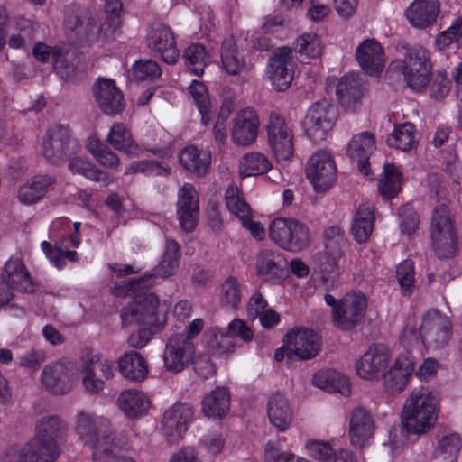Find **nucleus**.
Returning <instances> with one entry per match:
<instances>
[{"label":"nucleus","instance_id":"obj_1","mask_svg":"<svg viewBox=\"0 0 462 462\" xmlns=\"http://www.w3.org/2000/svg\"><path fill=\"white\" fill-rule=\"evenodd\" d=\"M153 276L154 274H146L140 278L122 281L113 289L114 295L117 297L134 295V300L121 310L123 327H140L138 331L128 337V345L133 348L143 347L152 337V328L159 323V299L154 293L144 291L152 286Z\"/></svg>","mask_w":462,"mask_h":462},{"label":"nucleus","instance_id":"obj_2","mask_svg":"<svg viewBox=\"0 0 462 462\" xmlns=\"http://www.w3.org/2000/svg\"><path fill=\"white\" fill-rule=\"evenodd\" d=\"M439 402V393L428 387L414 390L406 400L402 421L408 433L422 434L435 424Z\"/></svg>","mask_w":462,"mask_h":462},{"label":"nucleus","instance_id":"obj_3","mask_svg":"<svg viewBox=\"0 0 462 462\" xmlns=\"http://www.w3.org/2000/svg\"><path fill=\"white\" fill-rule=\"evenodd\" d=\"M77 146L69 126L55 124L47 129L42 137L41 153L49 163L60 166L75 153Z\"/></svg>","mask_w":462,"mask_h":462},{"label":"nucleus","instance_id":"obj_4","mask_svg":"<svg viewBox=\"0 0 462 462\" xmlns=\"http://www.w3.org/2000/svg\"><path fill=\"white\" fill-rule=\"evenodd\" d=\"M269 236L277 245L291 252L301 251L310 241L307 226L291 217L273 220L269 226Z\"/></svg>","mask_w":462,"mask_h":462},{"label":"nucleus","instance_id":"obj_5","mask_svg":"<svg viewBox=\"0 0 462 462\" xmlns=\"http://www.w3.org/2000/svg\"><path fill=\"white\" fill-rule=\"evenodd\" d=\"M452 337L450 319L437 309L429 310L420 327V337L428 349L439 350L447 346Z\"/></svg>","mask_w":462,"mask_h":462},{"label":"nucleus","instance_id":"obj_6","mask_svg":"<svg viewBox=\"0 0 462 462\" xmlns=\"http://www.w3.org/2000/svg\"><path fill=\"white\" fill-rule=\"evenodd\" d=\"M306 176L316 192L328 190L337 180L336 163L327 151L313 153L306 166Z\"/></svg>","mask_w":462,"mask_h":462},{"label":"nucleus","instance_id":"obj_7","mask_svg":"<svg viewBox=\"0 0 462 462\" xmlns=\"http://www.w3.org/2000/svg\"><path fill=\"white\" fill-rule=\"evenodd\" d=\"M337 108L328 102H316L308 110L303 121L307 135L313 141L323 140L333 128Z\"/></svg>","mask_w":462,"mask_h":462},{"label":"nucleus","instance_id":"obj_8","mask_svg":"<svg viewBox=\"0 0 462 462\" xmlns=\"http://www.w3.org/2000/svg\"><path fill=\"white\" fill-rule=\"evenodd\" d=\"M269 145L277 161H289L293 155V133L285 118L272 112L267 123Z\"/></svg>","mask_w":462,"mask_h":462},{"label":"nucleus","instance_id":"obj_9","mask_svg":"<svg viewBox=\"0 0 462 462\" xmlns=\"http://www.w3.org/2000/svg\"><path fill=\"white\" fill-rule=\"evenodd\" d=\"M255 271L263 282L278 284L289 274V263L278 250L263 248L255 259Z\"/></svg>","mask_w":462,"mask_h":462},{"label":"nucleus","instance_id":"obj_10","mask_svg":"<svg viewBox=\"0 0 462 462\" xmlns=\"http://www.w3.org/2000/svg\"><path fill=\"white\" fill-rule=\"evenodd\" d=\"M367 306L366 298L362 293H348L339 305L332 310V321L342 330L355 328L365 317Z\"/></svg>","mask_w":462,"mask_h":462},{"label":"nucleus","instance_id":"obj_11","mask_svg":"<svg viewBox=\"0 0 462 462\" xmlns=\"http://www.w3.org/2000/svg\"><path fill=\"white\" fill-rule=\"evenodd\" d=\"M194 410L188 403H175L165 411L162 421V430L168 443H178L193 420Z\"/></svg>","mask_w":462,"mask_h":462},{"label":"nucleus","instance_id":"obj_12","mask_svg":"<svg viewBox=\"0 0 462 462\" xmlns=\"http://www.w3.org/2000/svg\"><path fill=\"white\" fill-rule=\"evenodd\" d=\"M195 345L187 337L172 335L167 341L163 354L167 371L180 373L188 367L195 356Z\"/></svg>","mask_w":462,"mask_h":462},{"label":"nucleus","instance_id":"obj_13","mask_svg":"<svg viewBox=\"0 0 462 462\" xmlns=\"http://www.w3.org/2000/svg\"><path fill=\"white\" fill-rule=\"evenodd\" d=\"M287 357L308 360L315 357L320 349V337L307 328L291 330L286 335Z\"/></svg>","mask_w":462,"mask_h":462},{"label":"nucleus","instance_id":"obj_14","mask_svg":"<svg viewBox=\"0 0 462 462\" xmlns=\"http://www.w3.org/2000/svg\"><path fill=\"white\" fill-rule=\"evenodd\" d=\"M68 425L61 417L50 415L41 418L35 425L34 439L51 450L56 456H60V444L68 434Z\"/></svg>","mask_w":462,"mask_h":462},{"label":"nucleus","instance_id":"obj_15","mask_svg":"<svg viewBox=\"0 0 462 462\" xmlns=\"http://www.w3.org/2000/svg\"><path fill=\"white\" fill-rule=\"evenodd\" d=\"M267 73L272 86L277 91H284L291 86L294 71L291 50L281 47L269 58Z\"/></svg>","mask_w":462,"mask_h":462},{"label":"nucleus","instance_id":"obj_16","mask_svg":"<svg viewBox=\"0 0 462 462\" xmlns=\"http://www.w3.org/2000/svg\"><path fill=\"white\" fill-rule=\"evenodd\" d=\"M365 82L357 74L350 72L342 76L336 87V95L341 106L347 112H356L367 93Z\"/></svg>","mask_w":462,"mask_h":462},{"label":"nucleus","instance_id":"obj_17","mask_svg":"<svg viewBox=\"0 0 462 462\" xmlns=\"http://www.w3.org/2000/svg\"><path fill=\"white\" fill-rule=\"evenodd\" d=\"M42 383L53 394L68 393L74 384L73 365L64 360L46 365L42 373Z\"/></svg>","mask_w":462,"mask_h":462},{"label":"nucleus","instance_id":"obj_18","mask_svg":"<svg viewBox=\"0 0 462 462\" xmlns=\"http://www.w3.org/2000/svg\"><path fill=\"white\" fill-rule=\"evenodd\" d=\"M147 44L165 63L173 65L177 62L180 51L170 27L162 23L154 24L147 37Z\"/></svg>","mask_w":462,"mask_h":462},{"label":"nucleus","instance_id":"obj_19","mask_svg":"<svg viewBox=\"0 0 462 462\" xmlns=\"http://www.w3.org/2000/svg\"><path fill=\"white\" fill-rule=\"evenodd\" d=\"M390 356L383 345H374L356 364L357 374L365 379H379L385 375Z\"/></svg>","mask_w":462,"mask_h":462},{"label":"nucleus","instance_id":"obj_20","mask_svg":"<svg viewBox=\"0 0 462 462\" xmlns=\"http://www.w3.org/2000/svg\"><path fill=\"white\" fill-rule=\"evenodd\" d=\"M57 458L58 456L32 439L23 446L8 447L0 456V462H54Z\"/></svg>","mask_w":462,"mask_h":462},{"label":"nucleus","instance_id":"obj_21","mask_svg":"<svg viewBox=\"0 0 462 462\" xmlns=\"http://www.w3.org/2000/svg\"><path fill=\"white\" fill-rule=\"evenodd\" d=\"M199 196L190 183H185L178 192L177 216L180 226L186 232L192 231L199 220Z\"/></svg>","mask_w":462,"mask_h":462},{"label":"nucleus","instance_id":"obj_22","mask_svg":"<svg viewBox=\"0 0 462 462\" xmlns=\"http://www.w3.org/2000/svg\"><path fill=\"white\" fill-rule=\"evenodd\" d=\"M93 94L99 108L106 115L119 114L125 108L123 94L110 79L99 78L93 86Z\"/></svg>","mask_w":462,"mask_h":462},{"label":"nucleus","instance_id":"obj_23","mask_svg":"<svg viewBox=\"0 0 462 462\" xmlns=\"http://www.w3.org/2000/svg\"><path fill=\"white\" fill-rule=\"evenodd\" d=\"M259 118L255 111L250 108L237 113L233 119L232 140L238 145H249L257 137Z\"/></svg>","mask_w":462,"mask_h":462},{"label":"nucleus","instance_id":"obj_24","mask_svg":"<svg viewBox=\"0 0 462 462\" xmlns=\"http://www.w3.org/2000/svg\"><path fill=\"white\" fill-rule=\"evenodd\" d=\"M226 203L231 214L236 216L242 225L248 229L252 236L257 239H263L264 229L260 223L254 222L251 218V208L235 188H228L226 191Z\"/></svg>","mask_w":462,"mask_h":462},{"label":"nucleus","instance_id":"obj_25","mask_svg":"<svg viewBox=\"0 0 462 462\" xmlns=\"http://www.w3.org/2000/svg\"><path fill=\"white\" fill-rule=\"evenodd\" d=\"M374 421L369 412L363 407H356L350 417L349 435L356 448H363L374 437Z\"/></svg>","mask_w":462,"mask_h":462},{"label":"nucleus","instance_id":"obj_26","mask_svg":"<svg viewBox=\"0 0 462 462\" xmlns=\"http://www.w3.org/2000/svg\"><path fill=\"white\" fill-rule=\"evenodd\" d=\"M375 150V138L373 133L364 132L352 137L347 147V156L356 162L359 171L364 175L369 173V157Z\"/></svg>","mask_w":462,"mask_h":462},{"label":"nucleus","instance_id":"obj_27","mask_svg":"<svg viewBox=\"0 0 462 462\" xmlns=\"http://www.w3.org/2000/svg\"><path fill=\"white\" fill-rule=\"evenodd\" d=\"M356 56L360 67L370 76L378 75L384 68L383 50L374 39L364 41L357 47Z\"/></svg>","mask_w":462,"mask_h":462},{"label":"nucleus","instance_id":"obj_28","mask_svg":"<svg viewBox=\"0 0 462 462\" xmlns=\"http://www.w3.org/2000/svg\"><path fill=\"white\" fill-rule=\"evenodd\" d=\"M87 446L91 448L95 462H115L119 457L120 445L110 427L102 429L93 442Z\"/></svg>","mask_w":462,"mask_h":462},{"label":"nucleus","instance_id":"obj_29","mask_svg":"<svg viewBox=\"0 0 462 462\" xmlns=\"http://www.w3.org/2000/svg\"><path fill=\"white\" fill-rule=\"evenodd\" d=\"M179 162L186 171L197 177H203L209 171L211 153L195 145H189L180 152Z\"/></svg>","mask_w":462,"mask_h":462},{"label":"nucleus","instance_id":"obj_30","mask_svg":"<svg viewBox=\"0 0 462 462\" xmlns=\"http://www.w3.org/2000/svg\"><path fill=\"white\" fill-rule=\"evenodd\" d=\"M439 14L438 0H415L406 10L405 15L414 27L426 28L436 21Z\"/></svg>","mask_w":462,"mask_h":462},{"label":"nucleus","instance_id":"obj_31","mask_svg":"<svg viewBox=\"0 0 462 462\" xmlns=\"http://www.w3.org/2000/svg\"><path fill=\"white\" fill-rule=\"evenodd\" d=\"M267 414L271 424L279 431L286 430L292 421V411L289 402L280 393H275L270 397Z\"/></svg>","mask_w":462,"mask_h":462},{"label":"nucleus","instance_id":"obj_32","mask_svg":"<svg viewBox=\"0 0 462 462\" xmlns=\"http://www.w3.org/2000/svg\"><path fill=\"white\" fill-rule=\"evenodd\" d=\"M5 273L4 278L10 290L16 289L27 293L35 291L36 287L20 259H10L5 265Z\"/></svg>","mask_w":462,"mask_h":462},{"label":"nucleus","instance_id":"obj_33","mask_svg":"<svg viewBox=\"0 0 462 462\" xmlns=\"http://www.w3.org/2000/svg\"><path fill=\"white\" fill-rule=\"evenodd\" d=\"M118 367L122 375L130 382L141 383L148 374L144 357L136 351H128L118 359Z\"/></svg>","mask_w":462,"mask_h":462},{"label":"nucleus","instance_id":"obj_34","mask_svg":"<svg viewBox=\"0 0 462 462\" xmlns=\"http://www.w3.org/2000/svg\"><path fill=\"white\" fill-rule=\"evenodd\" d=\"M57 182L54 176L45 174L33 177L19 189V199L24 204H33L43 198L51 186Z\"/></svg>","mask_w":462,"mask_h":462},{"label":"nucleus","instance_id":"obj_35","mask_svg":"<svg viewBox=\"0 0 462 462\" xmlns=\"http://www.w3.org/2000/svg\"><path fill=\"white\" fill-rule=\"evenodd\" d=\"M230 408V393L226 387H217L202 400V411L208 417L222 418Z\"/></svg>","mask_w":462,"mask_h":462},{"label":"nucleus","instance_id":"obj_36","mask_svg":"<svg viewBox=\"0 0 462 462\" xmlns=\"http://www.w3.org/2000/svg\"><path fill=\"white\" fill-rule=\"evenodd\" d=\"M108 427L109 424L106 420L82 411L77 417L75 430L87 446L93 442V439L99 435L102 429H107Z\"/></svg>","mask_w":462,"mask_h":462},{"label":"nucleus","instance_id":"obj_37","mask_svg":"<svg viewBox=\"0 0 462 462\" xmlns=\"http://www.w3.org/2000/svg\"><path fill=\"white\" fill-rule=\"evenodd\" d=\"M118 406L127 417L137 418L147 411L150 402L143 392L130 389L121 393Z\"/></svg>","mask_w":462,"mask_h":462},{"label":"nucleus","instance_id":"obj_38","mask_svg":"<svg viewBox=\"0 0 462 462\" xmlns=\"http://www.w3.org/2000/svg\"><path fill=\"white\" fill-rule=\"evenodd\" d=\"M221 61L224 69L232 76L239 75L252 69V65L247 64L244 58L239 55L233 38H227L223 41Z\"/></svg>","mask_w":462,"mask_h":462},{"label":"nucleus","instance_id":"obj_39","mask_svg":"<svg viewBox=\"0 0 462 462\" xmlns=\"http://www.w3.org/2000/svg\"><path fill=\"white\" fill-rule=\"evenodd\" d=\"M313 384L328 393L338 392L341 394L350 393L348 378L335 370H325L316 373L312 379Z\"/></svg>","mask_w":462,"mask_h":462},{"label":"nucleus","instance_id":"obj_40","mask_svg":"<svg viewBox=\"0 0 462 462\" xmlns=\"http://www.w3.org/2000/svg\"><path fill=\"white\" fill-rule=\"evenodd\" d=\"M107 141L115 149L131 156H136L141 152V148L133 139L131 132L121 123L115 124L111 127Z\"/></svg>","mask_w":462,"mask_h":462},{"label":"nucleus","instance_id":"obj_41","mask_svg":"<svg viewBox=\"0 0 462 462\" xmlns=\"http://www.w3.org/2000/svg\"><path fill=\"white\" fill-rule=\"evenodd\" d=\"M374 222L373 209L366 205H361L353 218L351 226V232L356 242L364 243L368 240L374 228Z\"/></svg>","mask_w":462,"mask_h":462},{"label":"nucleus","instance_id":"obj_42","mask_svg":"<svg viewBox=\"0 0 462 462\" xmlns=\"http://www.w3.org/2000/svg\"><path fill=\"white\" fill-rule=\"evenodd\" d=\"M402 190V173L392 163H386L378 181V191L382 197L390 199Z\"/></svg>","mask_w":462,"mask_h":462},{"label":"nucleus","instance_id":"obj_43","mask_svg":"<svg viewBox=\"0 0 462 462\" xmlns=\"http://www.w3.org/2000/svg\"><path fill=\"white\" fill-rule=\"evenodd\" d=\"M272 168L268 158L261 152H249L240 160L239 171L242 177L258 176L266 173Z\"/></svg>","mask_w":462,"mask_h":462},{"label":"nucleus","instance_id":"obj_44","mask_svg":"<svg viewBox=\"0 0 462 462\" xmlns=\"http://www.w3.org/2000/svg\"><path fill=\"white\" fill-rule=\"evenodd\" d=\"M402 47L405 50L402 67H407L410 72L412 71V69L424 73L431 71L430 54L425 48L422 46L408 47L404 44Z\"/></svg>","mask_w":462,"mask_h":462},{"label":"nucleus","instance_id":"obj_45","mask_svg":"<svg viewBox=\"0 0 462 462\" xmlns=\"http://www.w3.org/2000/svg\"><path fill=\"white\" fill-rule=\"evenodd\" d=\"M180 247L174 240H168L163 257L155 269V275L167 278L175 273L180 264Z\"/></svg>","mask_w":462,"mask_h":462},{"label":"nucleus","instance_id":"obj_46","mask_svg":"<svg viewBox=\"0 0 462 462\" xmlns=\"http://www.w3.org/2000/svg\"><path fill=\"white\" fill-rule=\"evenodd\" d=\"M457 233L454 226V219L448 204L441 203L435 207L431 218V234H454Z\"/></svg>","mask_w":462,"mask_h":462},{"label":"nucleus","instance_id":"obj_47","mask_svg":"<svg viewBox=\"0 0 462 462\" xmlns=\"http://www.w3.org/2000/svg\"><path fill=\"white\" fill-rule=\"evenodd\" d=\"M387 143L390 147L403 152L411 151L415 146L414 125L411 123H405L395 127L388 136Z\"/></svg>","mask_w":462,"mask_h":462},{"label":"nucleus","instance_id":"obj_48","mask_svg":"<svg viewBox=\"0 0 462 462\" xmlns=\"http://www.w3.org/2000/svg\"><path fill=\"white\" fill-rule=\"evenodd\" d=\"M83 23L75 38V42H93L97 41L101 35L105 36L103 23H99L97 14L88 13L84 14Z\"/></svg>","mask_w":462,"mask_h":462},{"label":"nucleus","instance_id":"obj_49","mask_svg":"<svg viewBox=\"0 0 462 462\" xmlns=\"http://www.w3.org/2000/svg\"><path fill=\"white\" fill-rule=\"evenodd\" d=\"M204 342L208 352L213 356H222L234 348V339L231 335L225 333L217 335L215 330L206 331Z\"/></svg>","mask_w":462,"mask_h":462},{"label":"nucleus","instance_id":"obj_50","mask_svg":"<svg viewBox=\"0 0 462 462\" xmlns=\"http://www.w3.org/2000/svg\"><path fill=\"white\" fill-rule=\"evenodd\" d=\"M183 59L187 68L195 75L200 77L207 65L205 48L200 44H191L183 52Z\"/></svg>","mask_w":462,"mask_h":462},{"label":"nucleus","instance_id":"obj_51","mask_svg":"<svg viewBox=\"0 0 462 462\" xmlns=\"http://www.w3.org/2000/svg\"><path fill=\"white\" fill-rule=\"evenodd\" d=\"M295 48L300 53L302 62H308L309 59L318 58L322 53L320 40L315 33H305L298 38Z\"/></svg>","mask_w":462,"mask_h":462},{"label":"nucleus","instance_id":"obj_52","mask_svg":"<svg viewBox=\"0 0 462 462\" xmlns=\"http://www.w3.org/2000/svg\"><path fill=\"white\" fill-rule=\"evenodd\" d=\"M432 246L439 259L454 256L457 250V236L454 234H431Z\"/></svg>","mask_w":462,"mask_h":462},{"label":"nucleus","instance_id":"obj_53","mask_svg":"<svg viewBox=\"0 0 462 462\" xmlns=\"http://www.w3.org/2000/svg\"><path fill=\"white\" fill-rule=\"evenodd\" d=\"M189 91L201 115L202 124L208 125L210 121L211 105L206 87L202 83L194 80L189 87Z\"/></svg>","mask_w":462,"mask_h":462},{"label":"nucleus","instance_id":"obj_54","mask_svg":"<svg viewBox=\"0 0 462 462\" xmlns=\"http://www.w3.org/2000/svg\"><path fill=\"white\" fill-rule=\"evenodd\" d=\"M461 448V439L457 433H449L439 439L436 453L445 460H456Z\"/></svg>","mask_w":462,"mask_h":462},{"label":"nucleus","instance_id":"obj_55","mask_svg":"<svg viewBox=\"0 0 462 462\" xmlns=\"http://www.w3.org/2000/svg\"><path fill=\"white\" fill-rule=\"evenodd\" d=\"M241 286L234 277H228L221 288L220 300L226 308L236 309L241 302Z\"/></svg>","mask_w":462,"mask_h":462},{"label":"nucleus","instance_id":"obj_56","mask_svg":"<svg viewBox=\"0 0 462 462\" xmlns=\"http://www.w3.org/2000/svg\"><path fill=\"white\" fill-rule=\"evenodd\" d=\"M123 5L120 0H107L106 3V19L103 23L105 37H110L115 34L121 25L120 13Z\"/></svg>","mask_w":462,"mask_h":462},{"label":"nucleus","instance_id":"obj_57","mask_svg":"<svg viewBox=\"0 0 462 462\" xmlns=\"http://www.w3.org/2000/svg\"><path fill=\"white\" fill-rule=\"evenodd\" d=\"M162 69L152 60H139L133 66V75L136 80H153L160 78Z\"/></svg>","mask_w":462,"mask_h":462},{"label":"nucleus","instance_id":"obj_58","mask_svg":"<svg viewBox=\"0 0 462 462\" xmlns=\"http://www.w3.org/2000/svg\"><path fill=\"white\" fill-rule=\"evenodd\" d=\"M53 67L62 79L71 80L77 74V67L69 54L63 55L61 50H56L53 52Z\"/></svg>","mask_w":462,"mask_h":462},{"label":"nucleus","instance_id":"obj_59","mask_svg":"<svg viewBox=\"0 0 462 462\" xmlns=\"http://www.w3.org/2000/svg\"><path fill=\"white\" fill-rule=\"evenodd\" d=\"M402 74L407 86L415 92H423L430 82L431 71L424 73L412 69V71L410 72L407 67H402Z\"/></svg>","mask_w":462,"mask_h":462},{"label":"nucleus","instance_id":"obj_60","mask_svg":"<svg viewBox=\"0 0 462 462\" xmlns=\"http://www.w3.org/2000/svg\"><path fill=\"white\" fill-rule=\"evenodd\" d=\"M41 246L51 263H52L59 269L65 265V258H68L72 262L77 260V253L75 251H64L60 247L53 248L52 245L47 241H43Z\"/></svg>","mask_w":462,"mask_h":462},{"label":"nucleus","instance_id":"obj_61","mask_svg":"<svg viewBox=\"0 0 462 462\" xmlns=\"http://www.w3.org/2000/svg\"><path fill=\"white\" fill-rule=\"evenodd\" d=\"M325 247L336 255H342L346 240L338 226H330L324 233Z\"/></svg>","mask_w":462,"mask_h":462},{"label":"nucleus","instance_id":"obj_62","mask_svg":"<svg viewBox=\"0 0 462 462\" xmlns=\"http://www.w3.org/2000/svg\"><path fill=\"white\" fill-rule=\"evenodd\" d=\"M414 266L410 260L401 263L396 271V277L404 294L410 295L414 287Z\"/></svg>","mask_w":462,"mask_h":462},{"label":"nucleus","instance_id":"obj_63","mask_svg":"<svg viewBox=\"0 0 462 462\" xmlns=\"http://www.w3.org/2000/svg\"><path fill=\"white\" fill-rule=\"evenodd\" d=\"M400 226L402 233L411 234L415 232L419 226V216L410 205L403 206L399 212Z\"/></svg>","mask_w":462,"mask_h":462},{"label":"nucleus","instance_id":"obj_64","mask_svg":"<svg viewBox=\"0 0 462 462\" xmlns=\"http://www.w3.org/2000/svg\"><path fill=\"white\" fill-rule=\"evenodd\" d=\"M460 38H462V19H457L448 30L438 36L437 44L443 49Z\"/></svg>","mask_w":462,"mask_h":462}]
</instances>
